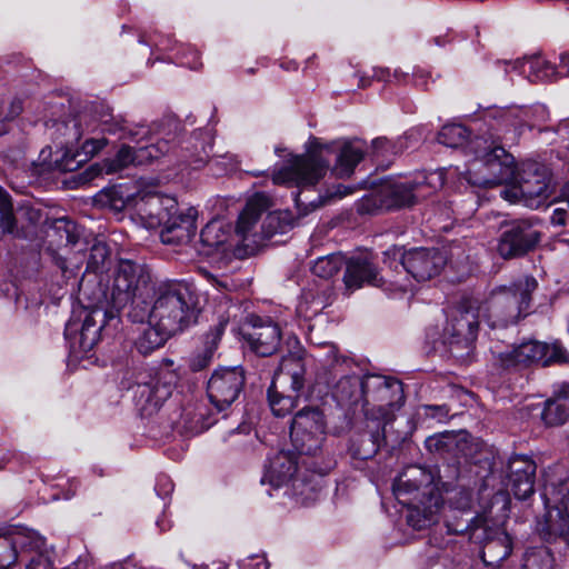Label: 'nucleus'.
I'll list each match as a JSON object with an SVG mask.
<instances>
[{
	"instance_id": "obj_1",
	"label": "nucleus",
	"mask_w": 569,
	"mask_h": 569,
	"mask_svg": "<svg viewBox=\"0 0 569 569\" xmlns=\"http://www.w3.org/2000/svg\"><path fill=\"white\" fill-rule=\"evenodd\" d=\"M475 158L470 161L468 174L472 186L490 188L502 183H515L512 191L503 190L501 197L518 196L530 209L550 204L555 187L550 170L537 162H526L516 171L513 157L498 141L476 139L470 144Z\"/></svg>"
},
{
	"instance_id": "obj_2",
	"label": "nucleus",
	"mask_w": 569,
	"mask_h": 569,
	"mask_svg": "<svg viewBox=\"0 0 569 569\" xmlns=\"http://www.w3.org/2000/svg\"><path fill=\"white\" fill-rule=\"evenodd\" d=\"M365 142L360 140L335 141L329 144L316 142L306 154L293 158L287 166L274 172V184H284L307 189L315 186L326 174L329 160L327 156L336 153L332 173L338 178L350 177L358 163L363 159Z\"/></svg>"
},
{
	"instance_id": "obj_3",
	"label": "nucleus",
	"mask_w": 569,
	"mask_h": 569,
	"mask_svg": "<svg viewBox=\"0 0 569 569\" xmlns=\"http://www.w3.org/2000/svg\"><path fill=\"white\" fill-rule=\"evenodd\" d=\"M393 491L398 501L408 506V523L422 530L436 523L442 506L441 495L431 471L410 466L396 479Z\"/></svg>"
},
{
	"instance_id": "obj_4",
	"label": "nucleus",
	"mask_w": 569,
	"mask_h": 569,
	"mask_svg": "<svg viewBox=\"0 0 569 569\" xmlns=\"http://www.w3.org/2000/svg\"><path fill=\"white\" fill-rule=\"evenodd\" d=\"M154 286L149 269L131 260H120L111 287V302L122 309L128 305V313L133 322L143 323L147 316V299L153 293Z\"/></svg>"
},
{
	"instance_id": "obj_5",
	"label": "nucleus",
	"mask_w": 569,
	"mask_h": 569,
	"mask_svg": "<svg viewBox=\"0 0 569 569\" xmlns=\"http://www.w3.org/2000/svg\"><path fill=\"white\" fill-rule=\"evenodd\" d=\"M146 319L172 336L182 331L194 320L192 297L188 288L176 284L160 292L151 308L147 302Z\"/></svg>"
},
{
	"instance_id": "obj_6",
	"label": "nucleus",
	"mask_w": 569,
	"mask_h": 569,
	"mask_svg": "<svg viewBox=\"0 0 569 569\" xmlns=\"http://www.w3.org/2000/svg\"><path fill=\"white\" fill-rule=\"evenodd\" d=\"M114 190L100 194V201L108 203L114 210H127L132 220L147 229L160 227L169 213L177 211L176 199L158 193L143 192L123 199L117 197Z\"/></svg>"
},
{
	"instance_id": "obj_7",
	"label": "nucleus",
	"mask_w": 569,
	"mask_h": 569,
	"mask_svg": "<svg viewBox=\"0 0 569 569\" xmlns=\"http://www.w3.org/2000/svg\"><path fill=\"white\" fill-rule=\"evenodd\" d=\"M443 183L442 170L420 174L415 180H387L378 190L380 206L387 209L411 206L442 188Z\"/></svg>"
},
{
	"instance_id": "obj_8",
	"label": "nucleus",
	"mask_w": 569,
	"mask_h": 569,
	"mask_svg": "<svg viewBox=\"0 0 569 569\" xmlns=\"http://www.w3.org/2000/svg\"><path fill=\"white\" fill-rule=\"evenodd\" d=\"M568 360V352L559 342L549 345L537 340L523 341L496 355V362L502 369L508 370H520L533 363L548 366L553 362H567Z\"/></svg>"
},
{
	"instance_id": "obj_9",
	"label": "nucleus",
	"mask_w": 569,
	"mask_h": 569,
	"mask_svg": "<svg viewBox=\"0 0 569 569\" xmlns=\"http://www.w3.org/2000/svg\"><path fill=\"white\" fill-rule=\"evenodd\" d=\"M107 316L104 310L98 308L73 311L66 325L64 336L74 357L84 356L94 348L100 339Z\"/></svg>"
},
{
	"instance_id": "obj_10",
	"label": "nucleus",
	"mask_w": 569,
	"mask_h": 569,
	"mask_svg": "<svg viewBox=\"0 0 569 569\" xmlns=\"http://www.w3.org/2000/svg\"><path fill=\"white\" fill-rule=\"evenodd\" d=\"M537 286L533 277H526L515 283L512 289L497 293L490 303V315L495 317L490 326L505 327L526 316L531 302V292Z\"/></svg>"
},
{
	"instance_id": "obj_11",
	"label": "nucleus",
	"mask_w": 569,
	"mask_h": 569,
	"mask_svg": "<svg viewBox=\"0 0 569 569\" xmlns=\"http://www.w3.org/2000/svg\"><path fill=\"white\" fill-rule=\"evenodd\" d=\"M305 363L298 355L282 358L279 371L274 375L268 389L269 406L274 416L286 417L296 407V400L290 396L282 395L278 390V386L289 385L293 391H300L305 386Z\"/></svg>"
},
{
	"instance_id": "obj_12",
	"label": "nucleus",
	"mask_w": 569,
	"mask_h": 569,
	"mask_svg": "<svg viewBox=\"0 0 569 569\" xmlns=\"http://www.w3.org/2000/svg\"><path fill=\"white\" fill-rule=\"evenodd\" d=\"M327 422L322 410L307 406L298 410L290 426V439L302 455H316L326 437Z\"/></svg>"
},
{
	"instance_id": "obj_13",
	"label": "nucleus",
	"mask_w": 569,
	"mask_h": 569,
	"mask_svg": "<svg viewBox=\"0 0 569 569\" xmlns=\"http://www.w3.org/2000/svg\"><path fill=\"white\" fill-rule=\"evenodd\" d=\"M479 313L472 307L455 310L443 329L442 341L456 358L469 356L477 339Z\"/></svg>"
},
{
	"instance_id": "obj_14",
	"label": "nucleus",
	"mask_w": 569,
	"mask_h": 569,
	"mask_svg": "<svg viewBox=\"0 0 569 569\" xmlns=\"http://www.w3.org/2000/svg\"><path fill=\"white\" fill-rule=\"evenodd\" d=\"M365 406H372L377 418L392 420L395 410L403 403V389L400 381L386 377H371L363 381Z\"/></svg>"
},
{
	"instance_id": "obj_15",
	"label": "nucleus",
	"mask_w": 569,
	"mask_h": 569,
	"mask_svg": "<svg viewBox=\"0 0 569 569\" xmlns=\"http://www.w3.org/2000/svg\"><path fill=\"white\" fill-rule=\"evenodd\" d=\"M270 207V199L264 193L251 197L240 212L234 228L237 244L247 251H253L263 241L262 213Z\"/></svg>"
},
{
	"instance_id": "obj_16",
	"label": "nucleus",
	"mask_w": 569,
	"mask_h": 569,
	"mask_svg": "<svg viewBox=\"0 0 569 569\" xmlns=\"http://www.w3.org/2000/svg\"><path fill=\"white\" fill-rule=\"evenodd\" d=\"M473 523L472 539L482 543L483 562L498 566L511 553V538L499 527L491 526L488 518H479Z\"/></svg>"
},
{
	"instance_id": "obj_17",
	"label": "nucleus",
	"mask_w": 569,
	"mask_h": 569,
	"mask_svg": "<svg viewBox=\"0 0 569 569\" xmlns=\"http://www.w3.org/2000/svg\"><path fill=\"white\" fill-rule=\"evenodd\" d=\"M177 376L169 370L160 371L147 382H139L134 390L136 405L144 416H151L172 395Z\"/></svg>"
},
{
	"instance_id": "obj_18",
	"label": "nucleus",
	"mask_w": 569,
	"mask_h": 569,
	"mask_svg": "<svg viewBox=\"0 0 569 569\" xmlns=\"http://www.w3.org/2000/svg\"><path fill=\"white\" fill-rule=\"evenodd\" d=\"M244 385V373L240 368H219L210 377L207 393L210 402L223 410L236 401Z\"/></svg>"
},
{
	"instance_id": "obj_19",
	"label": "nucleus",
	"mask_w": 569,
	"mask_h": 569,
	"mask_svg": "<svg viewBox=\"0 0 569 569\" xmlns=\"http://www.w3.org/2000/svg\"><path fill=\"white\" fill-rule=\"evenodd\" d=\"M399 254L400 252H396ZM418 281H426L439 274L446 264V258L441 251L431 248H416L401 254L398 263Z\"/></svg>"
},
{
	"instance_id": "obj_20",
	"label": "nucleus",
	"mask_w": 569,
	"mask_h": 569,
	"mask_svg": "<svg viewBox=\"0 0 569 569\" xmlns=\"http://www.w3.org/2000/svg\"><path fill=\"white\" fill-rule=\"evenodd\" d=\"M198 211L194 208H188L186 211L179 210L169 213L163 221L160 239L164 244L182 246L189 243L196 234Z\"/></svg>"
},
{
	"instance_id": "obj_21",
	"label": "nucleus",
	"mask_w": 569,
	"mask_h": 569,
	"mask_svg": "<svg viewBox=\"0 0 569 569\" xmlns=\"http://www.w3.org/2000/svg\"><path fill=\"white\" fill-rule=\"evenodd\" d=\"M539 241V232L527 221L513 223L498 243V252L505 259L522 256Z\"/></svg>"
},
{
	"instance_id": "obj_22",
	"label": "nucleus",
	"mask_w": 569,
	"mask_h": 569,
	"mask_svg": "<svg viewBox=\"0 0 569 569\" xmlns=\"http://www.w3.org/2000/svg\"><path fill=\"white\" fill-rule=\"evenodd\" d=\"M536 463L525 456H512L507 466V487L519 500L530 497L535 489Z\"/></svg>"
},
{
	"instance_id": "obj_23",
	"label": "nucleus",
	"mask_w": 569,
	"mask_h": 569,
	"mask_svg": "<svg viewBox=\"0 0 569 569\" xmlns=\"http://www.w3.org/2000/svg\"><path fill=\"white\" fill-rule=\"evenodd\" d=\"M169 151L166 141H159L156 144L140 147L138 149L131 147H122L114 159L104 164L106 173H113L127 168L129 164L143 166L159 159Z\"/></svg>"
},
{
	"instance_id": "obj_24",
	"label": "nucleus",
	"mask_w": 569,
	"mask_h": 569,
	"mask_svg": "<svg viewBox=\"0 0 569 569\" xmlns=\"http://www.w3.org/2000/svg\"><path fill=\"white\" fill-rule=\"evenodd\" d=\"M246 339L257 355L268 357L278 350L281 330L273 321L257 317L250 331L246 333Z\"/></svg>"
},
{
	"instance_id": "obj_25",
	"label": "nucleus",
	"mask_w": 569,
	"mask_h": 569,
	"mask_svg": "<svg viewBox=\"0 0 569 569\" xmlns=\"http://www.w3.org/2000/svg\"><path fill=\"white\" fill-rule=\"evenodd\" d=\"M343 282L350 292L365 284L382 288L386 281L379 276L377 268L367 257H352L345 263Z\"/></svg>"
},
{
	"instance_id": "obj_26",
	"label": "nucleus",
	"mask_w": 569,
	"mask_h": 569,
	"mask_svg": "<svg viewBox=\"0 0 569 569\" xmlns=\"http://www.w3.org/2000/svg\"><path fill=\"white\" fill-rule=\"evenodd\" d=\"M297 471V461L288 452H277L270 460L261 479L262 483H269L272 488H280L287 483Z\"/></svg>"
},
{
	"instance_id": "obj_27",
	"label": "nucleus",
	"mask_w": 569,
	"mask_h": 569,
	"mask_svg": "<svg viewBox=\"0 0 569 569\" xmlns=\"http://www.w3.org/2000/svg\"><path fill=\"white\" fill-rule=\"evenodd\" d=\"M201 243L209 249L228 252L238 247L231 227L222 220H211L200 232Z\"/></svg>"
},
{
	"instance_id": "obj_28",
	"label": "nucleus",
	"mask_w": 569,
	"mask_h": 569,
	"mask_svg": "<svg viewBox=\"0 0 569 569\" xmlns=\"http://www.w3.org/2000/svg\"><path fill=\"white\" fill-rule=\"evenodd\" d=\"M513 68L518 69L531 82L550 81L563 77V70L560 68L558 70L555 64L540 56L517 60Z\"/></svg>"
},
{
	"instance_id": "obj_29",
	"label": "nucleus",
	"mask_w": 569,
	"mask_h": 569,
	"mask_svg": "<svg viewBox=\"0 0 569 569\" xmlns=\"http://www.w3.org/2000/svg\"><path fill=\"white\" fill-rule=\"evenodd\" d=\"M468 138H469L468 129L462 124H455V123L443 126L438 134V141L443 146H447L450 148H459V147H463V146L466 147V152H467V154L471 156V158L467 162L466 171L463 172V174H465L466 180L469 182L468 169H469L470 161L475 158V153L470 150V144L476 139H486L489 142H491L492 140H489L486 137H476V138L471 139L470 141H468Z\"/></svg>"
},
{
	"instance_id": "obj_30",
	"label": "nucleus",
	"mask_w": 569,
	"mask_h": 569,
	"mask_svg": "<svg viewBox=\"0 0 569 569\" xmlns=\"http://www.w3.org/2000/svg\"><path fill=\"white\" fill-rule=\"evenodd\" d=\"M541 417L549 426L562 425L569 419V387H563L546 401Z\"/></svg>"
},
{
	"instance_id": "obj_31",
	"label": "nucleus",
	"mask_w": 569,
	"mask_h": 569,
	"mask_svg": "<svg viewBox=\"0 0 569 569\" xmlns=\"http://www.w3.org/2000/svg\"><path fill=\"white\" fill-rule=\"evenodd\" d=\"M172 335L159 326L148 322L143 325L134 340V346L141 355H149L162 347Z\"/></svg>"
},
{
	"instance_id": "obj_32",
	"label": "nucleus",
	"mask_w": 569,
	"mask_h": 569,
	"mask_svg": "<svg viewBox=\"0 0 569 569\" xmlns=\"http://www.w3.org/2000/svg\"><path fill=\"white\" fill-rule=\"evenodd\" d=\"M106 144V138H88L81 146V150L77 151L76 154L66 152L63 159L59 163L60 169L63 171L76 170L80 163L97 154Z\"/></svg>"
},
{
	"instance_id": "obj_33",
	"label": "nucleus",
	"mask_w": 569,
	"mask_h": 569,
	"mask_svg": "<svg viewBox=\"0 0 569 569\" xmlns=\"http://www.w3.org/2000/svg\"><path fill=\"white\" fill-rule=\"evenodd\" d=\"M14 548L21 551H34L36 556L46 555V539L37 531L21 528L10 531Z\"/></svg>"
},
{
	"instance_id": "obj_34",
	"label": "nucleus",
	"mask_w": 569,
	"mask_h": 569,
	"mask_svg": "<svg viewBox=\"0 0 569 569\" xmlns=\"http://www.w3.org/2000/svg\"><path fill=\"white\" fill-rule=\"evenodd\" d=\"M292 213L288 210L269 212L262 220L263 240L277 233H284L293 227Z\"/></svg>"
},
{
	"instance_id": "obj_35",
	"label": "nucleus",
	"mask_w": 569,
	"mask_h": 569,
	"mask_svg": "<svg viewBox=\"0 0 569 569\" xmlns=\"http://www.w3.org/2000/svg\"><path fill=\"white\" fill-rule=\"evenodd\" d=\"M346 260L341 253H331L318 258L311 270L312 273L322 279H330L337 274L345 266Z\"/></svg>"
},
{
	"instance_id": "obj_36",
	"label": "nucleus",
	"mask_w": 569,
	"mask_h": 569,
	"mask_svg": "<svg viewBox=\"0 0 569 569\" xmlns=\"http://www.w3.org/2000/svg\"><path fill=\"white\" fill-rule=\"evenodd\" d=\"M363 381L357 376L341 378L335 387L333 395L340 402H351L360 393L363 395Z\"/></svg>"
},
{
	"instance_id": "obj_37",
	"label": "nucleus",
	"mask_w": 569,
	"mask_h": 569,
	"mask_svg": "<svg viewBox=\"0 0 569 569\" xmlns=\"http://www.w3.org/2000/svg\"><path fill=\"white\" fill-rule=\"evenodd\" d=\"M84 126V129H82L80 136H82L84 132H96L100 131L102 133H117L121 131L123 128L120 123L113 122L111 119H108L106 116L101 117L99 120L96 119H88V116L84 114L80 118L79 127L82 128Z\"/></svg>"
},
{
	"instance_id": "obj_38",
	"label": "nucleus",
	"mask_w": 569,
	"mask_h": 569,
	"mask_svg": "<svg viewBox=\"0 0 569 569\" xmlns=\"http://www.w3.org/2000/svg\"><path fill=\"white\" fill-rule=\"evenodd\" d=\"M468 513L460 512V516L457 517L456 512H449V510L446 511V526L448 528L449 532L452 533H465L468 532L470 535V538L472 539V530H473V522L479 518H488L486 513L478 515L473 518H465L463 516H467Z\"/></svg>"
},
{
	"instance_id": "obj_39",
	"label": "nucleus",
	"mask_w": 569,
	"mask_h": 569,
	"mask_svg": "<svg viewBox=\"0 0 569 569\" xmlns=\"http://www.w3.org/2000/svg\"><path fill=\"white\" fill-rule=\"evenodd\" d=\"M16 227V219L12 213V204L7 194L0 196V236L12 233Z\"/></svg>"
},
{
	"instance_id": "obj_40",
	"label": "nucleus",
	"mask_w": 569,
	"mask_h": 569,
	"mask_svg": "<svg viewBox=\"0 0 569 569\" xmlns=\"http://www.w3.org/2000/svg\"><path fill=\"white\" fill-rule=\"evenodd\" d=\"M546 527L550 535L559 536L569 543V522L559 512H547Z\"/></svg>"
},
{
	"instance_id": "obj_41",
	"label": "nucleus",
	"mask_w": 569,
	"mask_h": 569,
	"mask_svg": "<svg viewBox=\"0 0 569 569\" xmlns=\"http://www.w3.org/2000/svg\"><path fill=\"white\" fill-rule=\"evenodd\" d=\"M18 551L14 548L10 532L0 536V569H8L17 561Z\"/></svg>"
},
{
	"instance_id": "obj_42",
	"label": "nucleus",
	"mask_w": 569,
	"mask_h": 569,
	"mask_svg": "<svg viewBox=\"0 0 569 569\" xmlns=\"http://www.w3.org/2000/svg\"><path fill=\"white\" fill-rule=\"evenodd\" d=\"M109 259V250L104 243H96L91 247L87 269L93 272L100 271Z\"/></svg>"
},
{
	"instance_id": "obj_43",
	"label": "nucleus",
	"mask_w": 569,
	"mask_h": 569,
	"mask_svg": "<svg viewBox=\"0 0 569 569\" xmlns=\"http://www.w3.org/2000/svg\"><path fill=\"white\" fill-rule=\"evenodd\" d=\"M401 149V146H398L387 138H376L371 142V154L376 159H383L390 154H397Z\"/></svg>"
},
{
	"instance_id": "obj_44",
	"label": "nucleus",
	"mask_w": 569,
	"mask_h": 569,
	"mask_svg": "<svg viewBox=\"0 0 569 569\" xmlns=\"http://www.w3.org/2000/svg\"><path fill=\"white\" fill-rule=\"evenodd\" d=\"M472 503L471 491L461 489L450 499L449 512L469 513Z\"/></svg>"
},
{
	"instance_id": "obj_45",
	"label": "nucleus",
	"mask_w": 569,
	"mask_h": 569,
	"mask_svg": "<svg viewBox=\"0 0 569 569\" xmlns=\"http://www.w3.org/2000/svg\"><path fill=\"white\" fill-rule=\"evenodd\" d=\"M216 350V342L206 348L201 353L194 356L190 361V368L193 371H200L209 366V363L212 361L213 353Z\"/></svg>"
},
{
	"instance_id": "obj_46",
	"label": "nucleus",
	"mask_w": 569,
	"mask_h": 569,
	"mask_svg": "<svg viewBox=\"0 0 569 569\" xmlns=\"http://www.w3.org/2000/svg\"><path fill=\"white\" fill-rule=\"evenodd\" d=\"M54 228L58 231H63L66 234V240L68 243H74L76 242V236H74V223L67 219H59L54 223Z\"/></svg>"
},
{
	"instance_id": "obj_47",
	"label": "nucleus",
	"mask_w": 569,
	"mask_h": 569,
	"mask_svg": "<svg viewBox=\"0 0 569 569\" xmlns=\"http://www.w3.org/2000/svg\"><path fill=\"white\" fill-rule=\"evenodd\" d=\"M548 512H559L566 522H569V489L561 493L559 502Z\"/></svg>"
},
{
	"instance_id": "obj_48",
	"label": "nucleus",
	"mask_w": 569,
	"mask_h": 569,
	"mask_svg": "<svg viewBox=\"0 0 569 569\" xmlns=\"http://www.w3.org/2000/svg\"><path fill=\"white\" fill-rule=\"evenodd\" d=\"M328 351L326 353V363L332 368L342 366L347 363V358L339 356L338 349L336 346L330 345L327 347Z\"/></svg>"
},
{
	"instance_id": "obj_49",
	"label": "nucleus",
	"mask_w": 569,
	"mask_h": 569,
	"mask_svg": "<svg viewBox=\"0 0 569 569\" xmlns=\"http://www.w3.org/2000/svg\"><path fill=\"white\" fill-rule=\"evenodd\" d=\"M26 569H52V563L47 555L33 557Z\"/></svg>"
},
{
	"instance_id": "obj_50",
	"label": "nucleus",
	"mask_w": 569,
	"mask_h": 569,
	"mask_svg": "<svg viewBox=\"0 0 569 569\" xmlns=\"http://www.w3.org/2000/svg\"><path fill=\"white\" fill-rule=\"evenodd\" d=\"M26 569H52V563L47 555L33 557Z\"/></svg>"
},
{
	"instance_id": "obj_51",
	"label": "nucleus",
	"mask_w": 569,
	"mask_h": 569,
	"mask_svg": "<svg viewBox=\"0 0 569 569\" xmlns=\"http://www.w3.org/2000/svg\"><path fill=\"white\" fill-rule=\"evenodd\" d=\"M427 415L438 421H445L449 416V410L446 406H428L426 407Z\"/></svg>"
},
{
	"instance_id": "obj_52",
	"label": "nucleus",
	"mask_w": 569,
	"mask_h": 569,
	"mask_svg": "<svg viewBox=\"0 0 569 569\" xmlns=\"http://www.w3.org/2000/svg\"><path fill=\"white\" fill-rule=\"evenodd\" d=\"M568 212L565 208H557L553 210V213L551 214V223L555 226H565L566 219H567Z\"/></svg>"
},
{
	"instance_id": "obj_53",
	"label": "nucleus",
	"mask_w": 569,
	"mask_h": 569,
	"mask_svg": "<svg viewBox=\"0 0 569 569\" xmlns=\"http://www.w3.org/2000/svg\"><path fill=\"white\" fill-rule=\"evenodd\" d=\"M246 569H269V563L264 557L253 556L250 562L246 565Z\"/></svg>"
},
{
	"instance_id": "obj_54",
	"label": "nucleus",
	"mask_w": 569,
	"mask_h": 569,
	"mask_svg": "<svg viewBox=\"0 0 569 569\" xmlns=\"http://www.w3.org/2000/svg\"><path fill=\"white\" fill-rule=\"evenodd\" d=\"M295 202H296V206L298 209H300L302 206L305 207V213L308 212V210H313L316 209L319 204V203H315V201H309V202H306V201H302L300 199V194H296L295 196Z\"/></svg>"
},
{
	"instance_id": "obj_55",
	"label": "nucleus",
	"mask_w": 569,
	"mask_h": 569,
	"mask_svg": "<svg viewBox=\"0 0 569 569\" xmlns=\"http://www.w3.org/2000/svg\"><path fill=\"white\" fill-rule=\"evenodd\" d=\"M559 68L565 70L563 76L569 77V51L560 54Z\"/></svg>"
},
{
	"instance_id": "obj_56",
	"label": "nucleus",
	"mask_w": 569,
	"mask_h": 569,
	"mask_svg": "<svg viewBox=\"0 0 569 569\" xmlns=\"http://www.w3.org/2000/svg\"><path fill=\"white\" fill-rule=\"evenodd\" d=\"M441 439L439 437H429L427 440H426V446L428 449L430 450H439L440 447H441Z\"/></svg>"
},
{
	"instance_id": "obj_57",
	"label": "nucleus",
	"mask_w": 569,
	"mask_h": 569,
	"mask_svg": "<svg viewBox=\"0 0 569 569\" xmlns=\"http://www.w3.org/2000/svg\"><path fill=\"white\" fill-rule=\"evenodd\" d=\"M557 132L561 136L569 134V119H565L557 126Z\"/></svg>"
},
{
	"instance_id": "obj_58",
	"label": "nucleus",
	"mask_w": 569,
	"mask_h": 569,
	"mask_svg": "<svg viewBox=\"0 0 569 569\" xmlns=\"http://www.w3.org/2000/svg\"><path fill=\"white\" fill-rule=\"evenodd\" d=\"M495 499L496 500H501L502 501V508L503 509H507L509 502H510V498H509V495L507 492H502V491H499L496 496H495Z\"/></svg>"
},
{
	"instance_id": "obj_59",
	"label": "nucleus",
	"mask_w": 569,
	"mask_h": 569,
	"mask_svg": "<svg viewBox=\"0 0 569 569\" xmlns=\"http://www.w3.org/2000/svg\"><path fill=\"white\" fill-rule=\"evenodd\" d=\"M566 148L569 152V143L567 144ZM560 197L565 202H567L569 207V181L562 187Z\"/></svg>"
},
{
	"instance_id": "obj_60",
	"label": "nucleus",
	"mask_w": 569,
	"mask_h": 569,
	"mask_svg": "<svg viewBox=\"0 0 569 569\" xmlns=\"http://www.w3.org/2000/svg\"><path fill=\"white\" fill-rule=\"evenodd\" d=\"M390 286H395V289L396 290H399V291H407L408 290V287L407 284L405 283H398L397 281H390Z\"/></svg>"
},
{
	"instance_id": "obj_61",
	"label": "nucleus",
	"mask_w": 569,
	"mask_h": 569,
	"mask_svg": "<svg viewBox=\"0 0 569 569\" xmlns=\"http://www.w3.org/2000/svg\"><path fill=\"white\" fill-rule=\"evenodd\" d=\"M377 451V448L375 446V443H372V448L371 450H369L368 452L363 453V455H360L362 459H367L369 458L371 455L376 453Z\"/></svg>"
},
{
	"instance_id": "obj_62",
	"label": "nucleus",
	"mask_w": 569,
	"mask_h": 569,
	"mask_svg": "<svg viewBox=\"0 0 569 569\" xmlns=\"http://www.w3.org/2000/svg\"><path fill=\"white\" fill-rule=\"evenodd\" d=\"M206 277L208 278L209 281H211L213 284H221L214 276L210 274V273H206Z\"/></svg>"
},
{
	"instance_id": "obj_63",
	"label": "nucleus",
	"mask_w": 569,
	"mask_h": 569,
	"mask_svg": "<svg viewBox=\"0 0 569 569\" xmlns=\"http://www.w3.org/2000/svg\"><path fill=\"white\" fill-rule=\"evenodd\" d=\"M224 326H226V322H220V323H219V328H218V336H220V335H221V332H222V331H223V329H224Z\"/></svg>"
},
{
	"instance_id": "obj_64",
	"label": "nucleus",
	"mask_w": 569,
	"mask_h": 569,
	"mask_svg": "<svg viewBox=\"0 0 569 569\" xmlns=\"http://www.w3.org/2000/svg\"><path fill=\"white\" fill-rule=\"evenodd\" d=\"M90 170L96 171L97 174L100 173V171H101V169H99L98 166L91 167Z\"/></svg>"
}]
</instances>
